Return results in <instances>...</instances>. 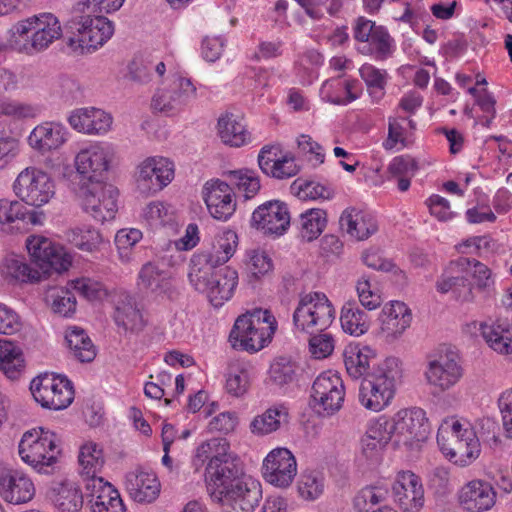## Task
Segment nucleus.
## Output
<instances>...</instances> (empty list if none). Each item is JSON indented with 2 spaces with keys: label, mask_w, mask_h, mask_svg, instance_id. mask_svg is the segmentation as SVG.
Here are the masks:
<instances>
[{
  "label": "nucleus",
  "mask_w": 512,
  "mask_h": 512,
  "mask_svg": "<svg viewBox=\"0 0 512 512\" xmlns=\"http://www.w3.org/2000/svg\"><path fill=\"white\" fill-rule=\"evenodd\" d=\"M276 328L270 311L255 309L236 319L229 341L234 349L257 352L270 343Z\"/></svg>",
  "instance_id": "obj_4"
},
{
  "label": "nucleus",
  "mask_w": 512,
  "mask_h": 512,
  "mask_svg": "<svg viewBox=\"0 0 512 512\" xmlns=\"http://www.w3.org/2000/svg\"><path fill=\"white\" fill-rule=\"evenodd\" d=\"M91 497L92 512H125L126 508L117 489L103 478L89 479L85 484Z\"/></svg>",
  "instance_id": "obj_28"
},
{
  "label": "nucleus",
  "mask_w": 512,
  "mask_h": 512,
  "mask_svg": "<svg viewBox=\"0 0 512 512\" xmlns=\"http://www.w3.org/2000/svg\"><path fill=\"white\" fill-rule=\"evenodd\" d=\"M21 349L13 342L0 340V369L11 380L18 379L24 370Z\"/></svg>",
  "instance_id": "obj_43"
},
{
  "label": "nucleus",
  "mask_w": 512,
  "mask_h": 512,
  "mask_svg": "<svg viewBox=\"0 0 512 512\" xmlns=\"http://www.w3.org/2000/svg\"><path fill=\"white\" fill-rule=\"evenodd\" d=\"M126 488L131 498L139 503H151L160 493V483L156 475L143 471L128 473Z\"/></svg>",
  "instance_id": "obj_31"
},
{
  "label": "nucleus",
  "mask_w": 512,
  "mask_h": 512,
  "mask_svg": "<svg viewBox=\"0 0 512 512\" xmlns=\"http://www.w3.org/2000/svg\"><path fill=\"white\" fill-rule=\"evenodd\" d=\"M66 287L89 302H102L110 296L109 289L104 283L90 277L82 276L71 279L66 283Z\"/></svg>",
  "instance_id": "obj_47"
},
{
  "label": "nucleus",
  "mask_w": 512,
  "mask_h": 512,
  "mask_svg": "<svg viewBox=\"0 0 512 512\" xmlns=\"http://www.w3.org/2000/svg\"><path fill=\"white\" fill-rule=\"evenodd\" d=\"M29 145L45 156L44 166L53 175L64 177V127L60 122L46 121L28 136Z\"/></svg>",
  "instance_id": "obj_10"
},
{
  "label": "nucleus",
  "mask_w": 512,
  "mask_h": 512,
  "mask_svg": "<svg viewBox=\"0 0 512 512\" xmlns=\"http://www.w3.org/2000/svg\"><path fill=\"white\" fill-rule=\"evenodd\" d=\"M287 418L288 411L284 406H274L254 417L250 430L255 435H267L278 430L283 422H287Z\"/></svg>",
  "instance_id": "obj_45"
},
{
  "label": "nucleus",
  "mask_w": 512,
  "mask_h": 512,
  "mask_svg": "<svg viewBox=\"0 0 512 512\" xmlns=\"http://www.w3.org/2000/svg\"><path fill=\"white\" fill-rule=\"evenodd\" d=\"M340 322L344 332L352 336L365 334L370 327V318L356 301H347L341 309Z\"/></svg>",
  "instance_id": "obj_40"
},
{
  "label": "nucleus",
  "mask_w": 512,
  "mask_h": 512,
  "mask_svg": "<svg viewBox=\"0 0 512 512\" xmlns=\"http://www.w3.org/2000/svg\"><path fill=\"white\" fill-rule=\"evenodd\" d=\"M66 240L83 251L93 252L102 242V237L96 229L82 226L66 232Z\"/></svg>",
  "instance_id": "obj_50"
},
{
  "label": "nucleus",
  "mask_w": 512,
  "mask_h": 512,
  "mask_svg": "<svg viewBox=\"0 0 512 512\" xmlns=\"http://www.w3.org/2000/svg\"><path fill=\"white\" fill-rule=\"evenodd\" d=\"M206 472L212 482L211 492H220L221 488L239 478L240 470L237 465V458L231 454L221 460H210Z\"/></svg>",
  "instance_id": "obj_34"
},
{
  "label": "nucleus",
  "mask_w": 512,
  "mask_h": 512,
  "mask_svg": "<svg viewBox=\"0 0 512 512\" xmlns=\"http://www.w3.org/2000/svg\"><path fill=\"white\" fill-rule=\"evenodd\" d=\"M35 495L31 478L19 470L8 469L0 477V496L8 503L29 502Z\"/></svg>",
  "instance_id": "obj_29"
},
{
  "label": "nucleus",
  "mask_w": 512,
  "mask_h": 512,
  "mask_svg": "<svg viewBox=\"0 0 512 512\" xmlns=\"http://www.w3.org/2000/svg\"><path fill=\"white\" fill-rule=\"evenodd\" d=\"M112 318L117 327L124 331L137 332L144 328L145 321L136 300L128 293L121 292L113 301Z\"/></svg>",
  "instance_id": "obj_30"
},
{
  "label": "nucleus",
  "mask_w": 512,
  "mask_h": 512,
  "mask_svg": "<svg viewBox=\"0 0 512 512\" xmlns=\"http://www.w3.org/2000/svg\"><path fill=\"white\" fill-rule=\"evenodd\" d=\"M230 445L225 438H211L202 442L195 450L192 457V465L196 471L200 470L208 460H221L232 453Z\"/></svg>",
  "instance_id": "obj_44"
},
{
  "label": "nucleus",
  "mask_w": 512,
  "mask_h": 512,
  "mask_svg": "<svg viewBox=\"0 0 512 512\" xmlns=\"http://www.w3.org/2000/svg\"><path fill=\"white\" fill-rule=\"evenodd\" d=\"M339 223L343 231L359 241L368 239L378 229L377 223L371 215L354 208L346 209L342 213Z\"/></svg>",
  "instance_id": "obj_32"
},
{
  "label": "nucleus",
  "mask_w": 512,
  "mask_h": 512,
  "mask_svg": "<svg viewBox=\"0 0 512 512\" xmlns=\"http://www.w3.org/2000/svg\"><path fill=\"white\" fill-rule=\"evenodd\" d=\"M169 88L181 110L197 98V88L190 78L174 75Z\"/></svg>",
  "instance_id": "obj_54"
},
{
  "label": "nucleus",
  "mask_w": 512,
  "mask_h": 512,
  "mask_svg": "<svg viewBox=\"0 0 512 512\" xmlns=\"http://www.w3.org/2000/svg\"><path fill=\"white\" fill-rule=\"evenodd\" d=\"M378 320L379 335L387 342H392L410 326L412 314L405 303L392 301L383 307Z\"/></svg>",
  "instance_id": "obj_26"
},
{
  "label": "nucleus",
  "mask_w": 512,
  "mask_h": 512,
  "mask_svg": "<svg viewBox=\"0 0 512 512\" xmlns=\"http://www.w3.org/2000/svg\"><path fill=\"white\" fill-rule=\"evenodd\" d=\"M66 344L72 356L81 363H90L97 355L96 346L80 326H66Z\"/></svg>",
  "instance_id": "obj_33"
},
{
  "label": "nucleus",
  "mask_w": 512,
  "mask_h": 512,
  "mask_svg": "<svg viewBox=\"0 0 512 512\" xmlns=\"http://www.w3.org/2000/svg\"><path fill=\"white\" fill-rule=\"evenodd\" d=\"M68 122L78 133L102 136L111 130L113 117L102 109L83 107L73 110L68 117Z\"/></svg>",
  "instance_id": "obj_23"
},
{
  "label": "nucleus",
  "mask_w": 512,
  "mask_h": 512,
  "mask_svg": "<svg viewBox=\"0 0 512 512\" xmlns=\"http://www.w3.org/2000/svg\"><path fill=\"white\" fill-rule=\"evenodd\" d=\"M358 82L356 80L342 81L338 78L327 80L321 87V94L328 102L346 105L359 98Z\"/></svg>",
  "instance_id": "obj_39"
},
{
  "label": "nucleus",
  "mask_w": 512,
  "mask_h": 512,
  "mask_svg": "<svg viewBox=\"0 0 512 512\" xmlns=\"http://www.w3.org/2000/svg\"><path fill=\"white\" fill-rule=\"evenodd\" d=\"M26 220V207L22 201L0 199V223L9 224Z\"/></svg>",
  "instance_id": "obj_62"
},
{
  "label": "nucleus",
  "mask_w": 512,
  "mask_h": 512,
  "mask_svg": "<svg viewBox=\"0 0 512 512\" xmlns=\"http://www.w3.org/2000/svg\"><path fill=\"white\" fill-rule=\"evenodd\" d=\"M0 272L9 283L33 284L44 280L35 266L27 264L22 259L13 255L7 256L2 260Z\"/></svg>",
  "instance_id": "obj_36"
},
{
  "label": "nucleus",
  "mask_w": 512,
  "mask_h": 512,
  "mask_svg": "<svg viewBox=\"0 0 512 512\" xmlns=\"http://www.w3.org/2000/svg\"><path fill=\"white\" fill-rule=\"evenodd\" d=\"M402 375L401 361L388 357L361 382L358 399L363 407L373 412H380L392 401L396 391V382Z\"/></svg>",
  "instance_id": "obj_3"
},
{
  "label": "nucleus",
  "mask_w": 512,
  "mask_h": 512,
  "mask_svg": "<svg viewBox=\"0 0 512 512\" xmlns=\"http://www.w3.org/2000/svg\"><path fill=\"white\" fill-rule=\"evenodd\" d=\"M115 158V149L106 142H94L82 148L75 156L76 171L82 177L100 179L108 172Z\"/></svg>",
  "instance_id": "obj_18"
},
{
  "label": "nucleus",
  "mask_w": 512,
  "mask_h": 512,
  "mask_svg": "<svg viewBox=\"0 0 512 512\" xmlns=\"http://www.w3.org/2000/svg\"><path fill=\"white\" fill-rule=\"evenodd\" d=\"M173 178V162L160 156L147 157L141 161L134 174L137 189L146 195L161 191Z\"/></svg>",
  "instance_id": "obj_16"
},
{
  "label": "nucleus",
  "mask_w": 512,
  "mask_h": 512,
  "mask_svg": "<svg viewBox=\"0 0 512 512\" xmlns=\"http://www.w3.org/2000/svg\"><path fill=\"white\" fill-rule=\"evenodd\" d=\"M335 318V310L328 297L321 292L301 295L293 313L296 330L313 335L324 332Z\"/></svg>",
  "instance_id": "obj_9"
},
{
  "label": "nucleus",
  "mask_w": 512,
  "mask_h": 512,
  "mask_svg": "<svg viewBox=\"0 0 512 512\" xmlns=\"http://www.w3.org/2000/svg\"><path fill=\"white\" fill-rule=\"evenodd\" d=\"M190 283L205 293L214 307H221L228 301L238 284V273L229 266H214L206 255H197L191 259L188 274Z\"/></svg>",
  "instance_id": "obj_2"
},
{
  "label": "nucleus",
  "mask_w": 512,
  "mask_h": 512,
  "mask_svg": "<svg viewBox=\"0 0 512 512\" xmlns=\"http://www.w3.org/2000/svg\"><path fill=\"white\" fill-rule=\"evenodd\" d=\"M297 366L289 358L278 357L270 365L269 379L277 386L292 383L296 378Z\"/></svg>",
  "instance_id": "obj_52"
},
{
  "label": "nucleus",
  "mask_w": 512,
  "mask_h": 512,
  "mask_svg": "<svg viewBox=\"0 0 512 512\" xmlns=\"http://www.w3.org/2000/svg\"><path fill=\"white\" fill-rule=\"evenodd\" d=\"M55 432L42 427L26 431L18 445L21 459L40 473H51L58 462L61 449L58 448Z\"/></svg>",
  "instance_id": "obj_7"
},
{
  "label": "nucleus",
  "mask_w": 512,
  "mask_h": 512,
  "mask_svg": "<svg viewBox=\"0 0 512 512\" xmlns=\"http://www.w3.org/2000/svg\"><path fill=\"white\" fill-rule=\"evenodd\" d=\"M211 496L229 512H253L262 498L261 484L250 477H239L220 492H211Z\"/></svg>",
  "instance_id": "obj_13"
},
{
  "label": "nucleus",
  "mask_w": 512,
  "mask_h": 512,
  "mask_svg": "<svg viewBox=\"0 0 512 512\" xmlns=\"http://www.w3.org/2000/svg\"><path fill=\"white\" fill-rule=\"evenodd\" d=\"M469 258L459 257L450 261L436 282L439 293H452L453 298L461 303L472 302L475 298L473 285L469 281Z\"/></svg>",
  "instance_id": "obj_17"
},
{
  "label": "nucleus",
  "mask_w": 512,
  "mask_h": 512,
  "mask_svg": "<svg viewBox=\"0 0 512 512\" xmlns=\"http://www.w3.org/2000/svg\"><path fill=\"white\" fill-rule=\"evenodd\" d=\"M13 191L23 203L41 207L55 195V185L46 172L27 167L18 174Z\"/></svg>",
  "instance_id": "obj_12"
},
{
  "label": "nucleus",
  "mask_w": 512,
  "mask_h": 512,
  "mask_svg": "<svg viewBox=\"0 0 512 512\" xmlns=\"http://www.w3.org/2000/svg\"><path fill=\"white\" fill-rule=\"evenodd\" d=\"M218 132L222 142L232 147H241L250 141V133L233 114L219 118Z\"/></svg>",
  "instance_id": "obj_42"
},
{
  "label": "nucleus",
  "mask_w": 512,
  "mask_h": 512,
  "mask_svg": "<svg viewBox=\"0 0 512 512\" xmlns=\"http://www.w3.org/2000/svg\"><path fill=\"white\" fill-rule=\"evenodd\" d=\"M326 225V213L322 209H309L300 215V234L306 241L316 239Z\"/></svg>",
  "instance_id": "obj_49"
},
{
  "label": "nucleus",
  "mask_w": 512,
  "mask_h": 512,
  "mask_svg": "<svg viewBox=\"0 0 512 512\" xmlns=\"http://www.w3.org/2000/svg\"><path fill=\"white\" fill-rule=\"evenodd\" d=\"M142 232L138 229H121L116 233L115 244L122 263L132 259V248L141 240Z\"/></svg>",
  "instance_id": "obj_55"
},
{
  "label": "nucleus",
  "mask_w": 512,
  "mask_h": 512,
  "mask_svg": "<svg viewBox=\"0 0 512 512\" xmlns=\"http://www.w3.org/2000/svg\"><path fill=\"white\" fill-rule=\"evenodd\" d=\"M372 353L373 351L368 346L347 345L343 352V361L349 376L353 379H359L364 375L367 376L371 360L373 359L371 357Z\"/></svg>",
  "instance_id": "obj_41"
},
{
  "label": "nucleus",
  "mask_w": 512,
  "mask_h": 512,
  "mask_svg": "<svg viewBox=\"0 0 512 512\" xmlns=\"http://www.w3.org/2000/svg\"><path fill=\"white\" fill-rule=\"evenodd\" d=\"M391 422L397 444L411 445L414 441L424 440L429 433L426 412L419 407L399 410Z\"/></svg>",
  "instance_id": "obj_20"
},
{
  "label": "nucleus",
  "mask_w": 512,
  "mask_h": 512,
  "mask_svg": "<svg viewBox=\"0 0 512 512\" xmlns=\"http://www.w3.org/2000/svg\"><path fill=\"white\" fill-rule=\"evenodd\" d=\"M252 225L265 234H283L290 225V214L285 203L268 201L254 210Z\"/></svg>",
  "instance_id": "obj_22"
},
{
  "label": "nucleus",
  "mask_w": 512,
  "mask_h": 512,
  "mask_svg": "<svg viewBox=\"0 0 512 512\" xmlns=\"http://www.w3.org/2000/svg\"><path fill=\"white\" fill-rule=\"evenodd\" d=\"M365 436L386 446L389 441L395 437L391 419L380 417L376 421L372 422L369 425Z\"/></svg>",
  "instance_id": "obj_61"
},
{
  "label": "nucleus",
  "mask_w": 512,
  "mask_h": 512,
  "mask_svg": "<svg viewBox=\"0 0 512 512\" xmlns=\"http://www.w3.org/2000/svg\"><path fill=\"white\" fill-rule=\"evenodd\" d=\"M222 177L230 184L233 191L236 190L245 199L255 197L261 188L260 178L252 169L225 170L222 172Z\"/></svg>",
  "instance_id": "obj_38"
},
{
  "label": "nucleus",
  "mask_w": 512,
  "mask_h": 512,
  "mask_svg": "<svg viewBox=\"0 0 512 512\" xmlns=\"http://www.w3.org/2000/svg\"><path fill=\"white\" fill-rule=\"evenodd\" d=\"M388 497V490L381 486L365 487L355 496L353 504L358 512L376 511V505H382Z\"/></svg>",
  "instance_id": "obj_51"
},
{
  "label": "nucleus",
  "mask_w": 512,
  "mask_h": 512,
  "mask_svg": "<svg viewBox=\"0 0 512 512\" xmlns=\"http://www.w3.org/2000/svg\"><path fill=\"white\" fill-rule=\"evenodd\" d=\"M309 339V350L317 359L328 357L334 350V340L329 333L317 332Z\"/></svg>",
  "instance_id": "obj_64"
},
{
  "label": "nucleus",
  "mask_w": 512,
  "mask_h": 512,
  "mask_svg": "<svg viewBox=\"0 0 512 512\" xmlns=\"http://www.w3.org/2000/svg\"><path fill=\"white\" fill-rule=\"evenodd\" d=\"M393 495L401 509L418 512L424 505V489L419 477L410 471L400 472L394 483Z\"/></svg>",
  "instance_id": "obj_27"
},
{
  "label": "nucleus",
  "mask_w": 512,
  "mask_h": 512,
  "mask_svg": "<svg viewBox=\"0 0 512 512\" xmlns=\"http://www.w3.org/2000/svg\"><path fill=\"white\" fill-rule=\"evenodd\" d=\"M31 264L46 279L53 273L64 271V247L41 235H31L26 239Z\"/></svg>",
  "instance_id": "obj_15"
},
{
  "label": "nucleus",
  "mask_w": 512,
  "mask_h": 512,
  "mask_svg": "<svg viewBox=\"0 0 512 512\" xmlns=\"http://www.w3.org/2000/svg\"><path fill=\"white\" fill-rule=\"evenodd\" d=\"M368 43V51L376 60H384L391 54V37L381 26L374 31Z\"/></svg>",
  "instance_id": "obj_58"
},
{
  "label": "nucleus",
  "mask_w": 512,
  "mask_h": 512,
  "mask_svg": "<svg viewBox=\"0 0 512 512\" xmlns=\"http://www.w3.org/2000/svg\"><path fill=\"white\" fill-rule=\"evenodd\" d=\"M64 375L45 373L35 377L30 383V391L37 403L52 410L64 409Z\"/></svg>",
  "instance_id": "obj_24"
},
{
  "label": "nucleus",
  "mask_w": 512,
  "mask_h": 512,
  "mask_svg": "<svg viewBox=\"0 0 512 512\" xmlns=\"http://www.w3.org/2000/svg\"><path fill=\"white\" fill-rule=\"evenodd\" d=\"M296 474V459L287 448L273 449L263 461V476L268 483L276 487H288Z\"/></svg>",
  "instance_id": "obj_21"
},
{
  "label": "nucleus",
  "mask_w": 512,
  "mask_h": 512,
  "mask_svg": "<svg viewBox=\"0 0 512 512\" xmlns=\"http://www.w3.org/2000/svg\"><path fill=\"white\" fill-rule=\"evenodd\" d=\"M76 195L85 212L96 221L103 223L115 218L119 192L113 184L93 177H81Z\"/></svg>",
  "instance_id": "obj_8"
},
{
  "label": "nucleus",
  "mask_w": 512,
  "mask_h": 512,
  "mask_svg": "<svg viewBox=\"0 0 512 512\" xmlns=\"http://www.w3.org/2000/svg\"><path fill=\"white\" fill-rule=\"evenodd\" d=\"M250 386V374L245 365L235 364L228 369L226 378V390L229 394L240 397L244 395Z\"/></svg>",
  "instance_id": "obj_53"
},
{
  "label": "nucleus",
  "mask_w": 512,
  "mask_h": 512,
  "mask_svg": "<svg viewBox=\"0 0 512 512\" xmlns=\"http://www.w3.org/2000/svg\"><path fill=\"white\" fill-rule=\"evenodd\" d=\"M345 398L342 378L333 371L321 373L311 388V406L322 415H332L339 411Z\"/></svg>",
  "instance_id": "obj_14"
},
{
  "label": "nucleus",
  "mask_w": 512,
  "mask_h": 512,
  "mask_svg": "<svg viewBox=\"0 0 512 512\" xmlns=\"http://www.w3.org/2000/svg\"><path fill=\"white\" fill-rule=\"evenodd\" d=\"M67 45L75 56L89 55L102 47L113 35L114 25L103 16H80L69 22Z\"/></svg>",
  "instance_id": "obj_5"
},
{
  "label": "nucleus",
  "mask_w": 512,
  "mask_h": 512,
  "mask_svg": "<svg viewBox=\"0 0 512 512\" xmlns=\"http://www.w3.org/2000/svg\"><path fill=\"white\" fill-rule=\"evenodd\" d=\"M359 73L368 88L370 96L374 101H379L385 94L388 79L387 71L365 63L360 67Z\"/></svg>",
  "instance_id": "obj_48"
},
{
  "label": "nucleus",
  "mask_w": 512,
  "mask_h": 512,
  "mask_svg": "<svg viewBox=\"0 0 512 512\" xmlns=\"http://www.w3.org/2000/svg\"><path fill=\"white\" fill-rule=\"evenodd\" d=\"M137 286L146 293L161 295L171 288L170 275L155 263L147 262L138 273Z\"/></svg>",
  "instance_id": "obj_35"
},
{
  "label": "nucleus",
  "mask_w": 512,
  "mask_h": 512,
  "mask_svg": "<svg viewBox=\"0 0 512 512\" xmlns=\"http://www.w3.org/2000/svg\"><path fill=\"white\" fill-rule=\"evenodd\" d=\"M299 169L300 167L296 163L295 157L291 153H285L274 163L272 168H269V172L266 175L276 179H286L297 175Z\"/></svg>",
  "instance_id": "obj_60"
},
{
  "label": "nucleus",
  "mask_w": 512,
  "mask_h": 512,
  "mask_svg": "<svg viewBox=\"0 0 512 512\" xmlns=\"http://www.w3.org/2000/svg\"><path fill=\"white\" fill-rule=\"evenodd\" d=\"M81 467L80 474L87 483L89 479L99 478V473L104 465L102 450L97 444L89 442L81 446L78 456Z\"/></svg>",
  "instance_id": "obj_46"
},
{
  "label": "nucleus",
  "mask_w": 512,
  "mask_h": 512,
  "mask_svg": "<svg viewBox=\"0 0 512 512\" xmlns=\"http://www.w3.org/2000/svg\"><path fill=\"white\" fill-rule=\"evenodd\" d=\"M437 442L443 454L459 466L471 464L480 455V443L473 429L463 428L455 419L441 423Z\"/></svg>",
  "instance_id": "obj_6"
},
{
  "label": "nucleus",
  "mask_w": 512,
  "mask_h": 512,
  "mask_svg": "<svg viewBox=\"0 0 512 512\" xmlns=\"http://www.w3.org/2000/svg\"><path fill=\"white\" fill-rule=\"evenodd\" d=\"M202 198L209 214L216 220L228 221L236 211V194L225 179L212 178L206 181L202 188Z\"/></svg>",
  "instance_id": "obj_19"
},
{
  "label": "nucleus",
  "mask_w": 512,
  "mask_h": 512,
  "mask_svg": "<svg viewBox=\"0 0 512 512\" xmlns=\"http://www.w3.org/2000/svg\"><path fill=\"white\" fill-rule=\"evenodd\" d=\"M61 33V24L55 15H34L17 22L7 31L6 41L0 40V52L11 49L32 56L46 50Z\"/></svg>",
  "instance_id": "obj_1"
},
{
  "label": "nucleus",
  "mask_w": 512,
  "mask_h": 512,
  "mask_svg": "<svg viewBox=\"0 0 512 512\" xmlns=\"http://www.w3.org/2000/svg\"><path fill=\"white\" fill-rule=\"evenodd\" d=\"M405 118H391L388 125V138L384 142V147L388 150L393 149L397 143L407 146L411 141L410 133L405 126Z\"/></svg>",
  "instance_id": "obj_57"
},
{
  "label": "nucleus",
  "mask_w": 512,
  "mask_h": 512,
  "mask_svg": "<svg viewBox=\"0 0 512 512\" xmlns=\"http://www.w3.org/2000/svg\"><path fill=\"white\" fill-rule=\"evenodd\" d=\"M272 268V260L264 251L252 250L248 253L246 269L252 277L260 278L269 273Z\"/></svg>",
  "instance_id": "obj_59"
},
{
  "label": "nucleus",
  "mask_w": 512,
  "mask_h": 512,
  "mask_svg": "<svg viewBox=\"0 0 512 512\" xmlns=\"http://www.w3.org/2000/svg\"><path fill=\"white\" fill-rule=\"evenodd\" d=\"M496 495L492 484L474 479L461 487L458 492V502L465 511L484 512L495 505Z\"/></svg>",
  "instance_id": "obj_25"
},
{
  "label": "nucleus",
  "mask_w": 512,
  "mask_h": 512,
  "mask_svg": "<svg viewBox=\"0 0 512 512\" xmlns=\"http://www.w3.org/2000/svg\"><path fill=\"white\" fill-rule=\"evenodd\" d=\"M463 376V368L457 352L441 349L428 358L424 377L433 393H443L454 387Z\"/></svg>",
  "instance_id": "obj_11"
},
{
  "label": "nucleus",
  "mask_w": 512,
  "mask_h": 512,
  "mask_svg": "<svg viewBox=\"0 0 512 512\" xmlns=\"http://www.w3.org/2000/svg\"><path fill=\"white\" fill-rule=\"evenodd\" d=\"M479 329L494 351L504 355L512 353V329L508 322L497 320L492 324L480 323Z\"/></svg>",
  "instance_id": "obj_37"
},
{
  "label": "nucleus",
  "mask_w": 512,
  "mask_h": 512,
  "mask_svg": "<svg viewBox=\"0 0 512 512\" xmlns=\"http://www.w3.org/2000/svg\"><path fill=\"white\" fill-rule=\"evenodd\" d=\"M323 477L319 472H304L298 482L299 494L306 500H314L323 492Z\"/></svg>",
  "instance_id": "obj_56"
},
{
  "label": "nucleus",
  "mask_w": 512,
  "mask_h": 512,
  "mask_svg": "<svg viewBox=\"0 0 512 512\" xmlns=\"http://www.w3.org/2000/svg\"><path fill=\"white\" fill-rule=\"evenodd\" d=\"M293 189H298V196L302 199H330L332 197V190L318 182H305L297 183L295 181L292 185Z\"/></svg>",
  "instance_id": "obj_63"
}]
</instances>
